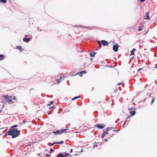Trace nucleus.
Masks as SVG:
<instances>
[{
  "instance_id": "c9c22d12",
  "label": "nucleus",
  "mask_w": 157,
  "mask_h": 157,
  "mask_svg": "<svg viewBox=\"0 0 157 157\" xmlns=\"http://www.w3.org/2000/svg\"><path fill=\"white\" fill-rule=\"evenodd\" d=\"M94 147H97V145H94Z\"/></svg>"
},
{
  "instance_id": "412c9836",
  "label": "nucleus",
  "mask_w": 157,
  "mask_h": 157,
  "mask_svg": "<svg viewBox=\"0 0 157 157\" xmlns=\"http://www.w3.org/2000/svg\"><path fill=\"white\" fill-rule=\"evenodd\" d=\"M65 156H66V157H68V156H69L68 157H71L70 156V155L69 153L68 154H66L65 155Z\"/></svg>"
},
{
  "instance_id": "72a5a7b5",
  "label": "nucleus",
  "mask_w": 157,
  "mask_h": 157,
  "mask_svg": "<svg viewBox=\"0 0 157 157\" xmlns=\"http://www.w3.org/2000/svg\"><path fill=\"white\" fill-rule=\"evenodd\" d=\"M72 151H73V150L72 149H71L70 151V152H71V153L72 152Z\"/></svg>"
},
{
  "instance_id": "4c0bfd02",
  "label": "nucleus",
  "mask_w": 157,
  "mask_h": 157,
  "mask_svg": "<svg viewBox=\"0 0 157 157\" xmlns=\"http://www.w3.org/2000/svg\"><path fill=\"white\" fill-rule=\"evenodd\" d=\"M23 122H24V123L25 122V120H24L23 121Z\"/></svg>"
},
{
  "instance_id": "cd10ccee",
  "label": "nucleus",
  "mask_w": 157,
  "mask_h": 157,
  "mask_svg": "<svg viewBox=\"0 0 157 157\" xmlns=\"http://www.w3.org/2000/svg\"><path fill=\"white\" fill-rule=\"evenodd\" d=\"M62 78V77H60V78L59 79V80H58V82H61V78Z\"/></svg>"
},
{
  "instance_id": "f8f14e48",
  "label": "nucleus",
  "mask_w": 157,
  "mask_h": 157,
  "mask_svg": "<svg viewBox=\"0 0 157 157\" xmlns=\"http://www.w3.org/2000/svg\"><path fill=\"white\" fill-rule=\"evenodd\" d=\"M130 113L131 114V115H134L136 113L135 111H131L130 112Z\"/></svg>"
},
{
  "instance_id": "dca6fc26",
  "label": "nucleus",
  "mask_w": 157,
  "mask_h": 157,
  "mask_svg": "<svg viewBox=\"0 0 157 157\" xmlns=\"http://www.w3.org/2000/svg\"><path fill=\"white\" fill-rule=\"evenodd\" d=\"M68 129H64L61 130L62 132V133L63 132L66 133V132L68 130Z\"/></svg>"
},
{
  "instance_id": "58836bf2",
  "label": "nucleus",
  "mask_w": 157,
  "mask_h": 157,
  "mask_svg": "<svg viewBox=\"0 0 157 157\" xmlns=\"http://www.w3.org/2000/svg\"><path fill=\"white\" fill-rule=\"evenodd\" d=\"M155 68H157V66Z\"/></svg>"
},
{
  "instance_id": "393cba45",
  "label": "nucleus",
  "mask_w": 157,
  "mask_h": 157,
  "mask_svg": "<svg viewBox=\"0 0 157 157\" xmlns=\"http://www.w3.org/2000/svg\"><path fill=\"white\" fill-rule=\"evenodd\" d=\"M98 43H99V48H100L101 47V43L99 42V41H98Z\"/></svg>"
},
{
  "instance_id": "f03ea898",
  "label": "nucleus",
  "mask_w": 157,
  "mask_h": 157,
  "mask_svg": "<svg viewBox=\"0 0 157 157\" xmlns=\"http://www.w3.org/2000/svg\"><path fill=\"white\" fill-rule=\"evenodd\" d=\"M4 99L6 101V102L10 103L12 101L13 97L11 96H8L7 95H6L4 97Z\"/></svg>"
},
{
  "instance_id": "0eeeda50",
  "label": "nucleus",
  "mask_w": 157,
  "mask_h": 157,
  "mask_svg": "<svg viewBox=\"0 0 157 157\" xmlns=\"http://www.w3.org/2000/svg\"><path fill=\"white\" fill-rule=\"evenodd\" d=\"M23 40L25 42H28L30 40V38H27L26 37H25L23 38Z\"/></svg>"
},
{
  "instance_id": "aec40b11",
  "label": "nucleus",
  "mask_w": 157,
  "mask_h": 157,
  "mask_svg": "<svg viewBox=\"0 0 157 157\" xmlns=\"http://www.w3.org/2000/svg\"><path fill=\"white\" fill-rule=\"evenodd\" d=\"M63 141H61L60 142H57V143H56V144H63Z\"/></svg>"
},
{
  "instance_id": "c756f323",
  "label": "nucleus",
  "mask_w": 157,
  "mask_h": 157,
  "mask_svg": "<svg viewBox=\"0 0 157 157\" xmlns=\"http://www.w3.org/2000/svg\"><path fill=\"white\" fill-rule=\"evenodd\" d=\"M134 53L133 52H132V54L131 53V54H130V56H131V55H134Z\"/></svg>"
},
{
  "instance_id": "79ce46f5",
  "label": "nucleus",
  "mask_w": 157,
  "mask_h": 157,
  "mask_svg": "<svg viewBox=\"0 0 157 157\" xmlns=\"http://www.w3.org/2000/svg\"><path fill=\"white\" fill-rule=\"evenodd\" d=\"M1 112V110H0V112Z\"/></svg>"
},
{
  "instance_id": "ea45409f",
  "label": "nucleus",
  "mask_w": 157,
  "mask_h": 157,
  "mask_svg": "<svg viewBox=\"0 0 157 157\" xmlns=\"http://www.w3.org/2000/svg\"><path fill=\"white\" fill-rule=\"evenodd\" d=\"M80 76H82V75H80Z\"/></svg>"
},
{
  "instance_id": "9b49d317",
  "label": "nucleus",
  "mask_w": 157,
  "mask_h": 157,
  "mask_svg": "<svg viewBox=\"0 0 157 157\" xmlns=\"http://www.w3.org/2000/svg\"><path fill=\"white\" fill-rule=\"evenodd\" d=\"M148 12H147V13L145 15V19H147L149 18V14H148Z\"/></svg>"
},
{
  "instance_id": "423d86ee",
  "label": "nucleus",
  "mask_w": 157,
  "mask_h": 157,
  "mask_svg": "<svg viewBox=\"0 0 157 157\" xmlns=\"http://www.w3.org/2000/svg\"><path fill=\"white\" fill-rule=\"evenodd\" d=\"M101 44L104 46H107L109 44L108 42L105 40H102L101 41Z\"/></svg>"
},
{
  "instance_id": "6ab92c4d",
  "label": "nucleus",
  "mask_w": 157,
  "mask_h": 157,
  "mask_svg": "<svg viewBox=\"0 0 157 157\" xmlns=\"http://www.w3.org/2000/svg\"><path fill=\"white\" fill-rule=\"evenodd\" d=\"M52 103H53V102L52 101H51L50 102V103L48 104L47 105V106H49L51 105Z\"/></svg>"
},
{
  "instance_id": "ddd939ff",
  "label": "nucleus",
  "mask_w": 157,
  "mask_h": 157,
  "mask_svg": "<svg viewBox=\"0 0 157 157\" xmlns=\"http://www.w3.org/2000/svg\"><path fill=\"white\" fill-rule=\"evenodd\" d=\"M16 48L18 49V50H20L21 51H23V50H21L22 48L21 46H17Z\"/></svg>"
},
{
  "instance_id": "7ed1b4c3",
  "label": "nucleus",
  "mask_w": 157,
  "mask_h": 157,
  "mask_svg": "<svg viewBox=\"0 0 157 157\" xmlns=\"http://www.w3.org/2000/svg\"><path fill=\"white\" fill-rule=\"evenodd\" d=\"M52 133L55 135H56L57 134H61L62 133V132L61 130H59L54 131Z\"/></svg>"
},
{
  "instance_id": "f704fd0d",
  "label": "nucleus",
  "mask_w": 157,
  "mask_h": 157,
  "mask_svg": "<svg viewBox=\"0 0 157 157\" xmlns=\"http://www.w3.org/2000/svg\"><path fill=\"white\" fill-rule=\"evenodd\" d=\"M46 156H50V155H48V154H46Z\"/></svg>"
},
{
  "instance_id": "2f4dec72",
  "label": "nucleus",
  "mask_w": 157,
  "mask_h": 157,
  "mask_svg": "<svg viewBox=\"0 0 157 157\" xmlns=\"http://www.w3.org/2000/svg\"><path fill=\"white\" fill-rule=\"evenodd\" d=\"M121 84V83H117V85L118 86L120 85Z\"/></svg>"
},
{
  "instance_id": "2eb2a0df",
  "label": "nucleus",
  "mask_w": 157,
  "mask_h": 157,
  "mask_svg": "<svg viewBox=\"0 0 157 157\" xmlns=\"http://www.w3.org/2000/svg\"><path fill=\"white\" fill-rule=\"evenodd\" d=\"M0 2H1L3 3H5L7 1L6 0H0Z\"/></svg>"
},
{
  "instance_id": "20e7f679",
  "label": "nucleus",
  "mask_w": 157,
  "mask_h": 157,
  "mask_svg": "<svg viewBox=\"0 0 157 157\" xmlns=\"http://www.w3.org/2000/svg\"><path fill=\"white\" fill-rule=\"evenodd\" d=\"M95 127H97L100 129H102L105 127V125L104 124H98L96 125Z\"/></svg>"
},
{
  "instance_id": "37998d69",
  "label": "nucleus",
  "mask_w": 157,
  "mask_h": 157,
  "mask_svg": "<svg viewBox=\"0 0 157 157\" xmlns=\"http://www.w3.org/2000/svg\"><path fill=\"white\" fill-rule=\"evenodd\" d=\"M1 134H0V135H1Z\"/></svg>"
},
{
  "instance_id": "1a4fd4ad",
  "label": "nucleus",
  "mask_w": 157,
  "mask_h": 157,
  "mask_svg": "<svg viewBox=\"0 0 157 157\" xmlns=\"http://www.w3.org/2000/svg\"><path fill=\"white\" fill-rule=\"evenodd\" d=\"M96 54V53L95 52H91L90 54V56L91 57H94L95 56Z\"/></svg>"
},
{
  "instance_id": "5701e85b",
  "label": "nucleus",
  "mask_w": 157,
  "mask_h": 157,
  "mask_svg": "<svg viewBox=\"0 0 157 157\" xmlns=\"http://www.w3.org/2000/svg\"><path fill=\"white\" fill-rule=\"evenodd\" d=\"M155 98H153L152 99V101H151V104H152L153 103V102H154V100H155Z\"/></svg>"
},
{
  "instance_id": "f3484780",
  "label": "nucleus",
  "mask_w": 157,
  "mask_h": 157,
  "mask_svg": "<svg viewBox=\"0 0 157 157\" xmlns=\"http://www.w3.org/2000/svg\"><path fill=\"white\" fill-rule=\"evenodd\" d=\"M57 157H64L63 154H59L58 155Z\"/></svg>"
},
{
  "instance_id": "e433bc0d",
  "label": "nucleus",
  "mask_w": 157,
  "mask_h": 157,
  "mask_svg": "<svg viewBox=\"0 0 157 157\" xmlns=\"http://www.w3.org/2000/svg\"><path fill=\"white\" fill-rule=\"evenodd\" d=\"M28 36V35H25V36L26 37V36Z\"/></svg>"
},
{
  "instance_id": "a19ab883",
  "label": "nucleus",
  "mask_w": 157,
  "mask_h": 157,
  "mask_svg": "<svg viewBox=\"0 0 157 157\" xmlns=\"http://www.w3.org/2000/svg\"><path fill=\"white\" fill-rule=\"evenodd\" d=\"M156 48H157V47H156Z\"/></svg>"
},
{
  "instance_id": "b1692460",
  "label": "nucleus",
  "mask_w": 157,
  "mask_h": 157,
  "mask_svg": "<svg viewBox=\"0 0 157 157\" xmlns=\"http://www.w3.org/2000/svg\"><path fill=\"white\" fill-rule=\"evenodd\" d=\"M18 126V125H14L12 126L11 127L12 128H14V127H17V126Z\"/></svg>"
},
{
  "instance_id": "a878e982",
  "label": "nucleus",
  "mask_w": 157,
  "mask_h": 157,
  "mask_svg": "<svg viewBox=\"0 0 157 157\" xmlns=\"http://www.w3.org/2000/svg\"><path fill=\"white\" fill-rule=\"evenodd\" d=\"M113 127H110V128H108V130H110L111 129H113Z\"/></svg>"
},
{
  "instance_id": "f257e3e1",
  "label": "nucleus",
  "mask_w": 157,
  "mask_h": 157,
  "mask_svg": "<svg viewBox=\"0 0 157 157\" xmlns=\"http://www.w3.org/2000/svg\"><path fill=\"white\" fill-rule=\"evenodd\" d=\"M8 133L9 135L12 136V138L16 137L20 135L19 131L12 128L9 130Z\"/></svg>"
},
{
  "instance_id": "bb28decb",
  "label": "nucleus",
  "mask_w": 157,
  "mask_h": 157,
  "mask_svg": "<svg viewBox=\"0 0 157 157\" xmlns=\"http://www.w3.org/2000/svg\"><path fill=\"white\" fill-rule=\"evenodd\" d=\"M56 144V143H53V144H51L50 145V146H53L54 145V144Z\"/></svg>"
},
{
  "instance_id": "39448f33",
  "label": "nucleus",
  "mask_w": 157,
  "mask_h": 157,
  "mask_svg": "<svg viewBox=\"0 0 157 157\" xmlns=\"http://www.w3.org/2000/svg\"><path fill=\"white\" fill-rule=\"evenodd\" d=\"M118 45H114L113 47V49L115 52H117L118 50Z\"/></svg>"
},
{
  "instance_id": "6e6552de",
  "label": "nucleus",
  "mask_w": 157,
  "mask_h": 157,
  "mask_svg": "<svg viewBox=\"0 0 157 157\" xmlns=\"http://www.w3.org/2000/svg\"><path fill=\"white\" fill-rule=\"evenodd\" d=\"M108 133H109L107 131L104 132L102 133V138L104 137L105 136V135H107V134H108Z\"/></svg>"
},
{
  "instance_id": "7c9ffc66",
  "label": "nucleus",
  "mask_w": 157,
  "mask_h": 157,
  "mask_svg": "<svg viewBox=\"0 0 157 157\" xmlns=\"http://www.w3.org/2000/svg\"><path fill=\"white\" fill-rule=\"evenodd\" d=\"M108 138H107V139H105V140H105V141H108Z\"/></svg>"
},
{
  "instance_id": "a211bd4d",
  "label": "nucleus",
  "mask_w": 157,
  "mask_h": 157,
  "mask_svg": "<svg viewBox=\"0 0 157 157\" xmlns=\"http://www.w3.org/2000/svg\"><path fill=\"white\" fill-rule=\"evenodd\" d=\"M79 73L80 74H84L86 73V72L85 71H81Z\"/></svg>"
},
{
  "instance_id": "4468645a",
  "label": "nucleus",
  "mask_w": 157,
  "mask_h": 157,
  "mask_svg": "<svg viewBox=\"0 0 157 157\" xmlns=\"http://www.w3.org/2000/svg\"><path fill=\"white\" fill-rule=\"evenodd\" d=\"M80 96H78V97H75L74 98H73L72 99V101H74L75 100V99H78V98H80Z\"/></svg>"
},
{
  "instance_id": "473e14b6",
  "label": "nucleus",
  "mask_w": 157,
  "mask_h": 157,
  "mask_svg": "<svg viewBox=\"0 0 157 157\" xmlns=\"http://www.w3.org/2000/svg\"><path fill=\"white\" fill-rule=\"evenodd\" d=\"M142 70V69H141V68H140L138 69V72H139L140 71V70Z\"/></svg>"
},
{
  "instance_id": "c85d7f7f",
  "label": "nucleus",
  "mask_w": 157,
  "mask_h": 157,
  "mask_svg": "<svg viewBox=\"0 0 157 157\" xmlns=\"http://www.w3.org/2000/svg\"><path fill=\"white\" fill-rule=\"evenodd\" d=\"M142 30L141 28L140 27V28L138 30V31H140Z\"/></svg>"
},
{
  "instance_id": "4be33fe9",
  "label": "nucleus",
  "mask_w": 157,
  "mask_h": 157,
  "mask_svg": "<svg viewBox=\"0 0 157 157\" xmlns=\"http://www.w3.org/2000/svg\"><path fill=\"white\" fill-rule=\"evenodd\" d=\"M136 51V49L135 48H133L132 50L131 51V53L132 54V52H135Z\"/></svg>"
},
{
  "instance_id": "9d476101",
  "label": "nucleus",
  "mask_w": 157,
  "mask_h": 157,
  "mask_svg": "<svg viewBox=\"0 0 157 157\" xmlns=\"http://www.w3.org/2000/svg\"><path fill=\"white\" fill-rule=\"evenodd\" d=\"M5 56L3 55H0V61L2 60L4 58Z\"/></svg>"
}]
</instances>
